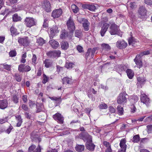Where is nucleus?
Masks as SVG:
<instances>
[{"label":"nucleus","instance_id":"nucleus-8","mask_svg":"<svg viewBox=\"0 0 152 152\" xmlns=\"http://www.w3.org/2000/svg\"><path fill=\"white\" fill-rule=\"evenodd\" d=\"M67 25L69 30L71 31H74L75 29V23L73 20L70 18L67 22Z\"/></svg>","mask_w":152,"mask_h":152},{"label":"nucleus","instance_id":"nucleus-53","mask_svg":"<svg viewBox=\"0 0 152 152\" xmlns=\"http://www.w3.org/2000/svg\"><path fill=\"white\" fill-rule=\"evenodd\" d=\"M7 121V117H5L4 118L1 119H0V124H3Z\"/></svg>","mask_w":152,"mask_h":152},{"label":"nucleus","instance_id":"nucleus-30","mask_svg":"<svg viewBox=\"0 0 152 152\" xmlns=\"http://www.w3.org/2000/svg\"><path fill=\"white\" fill-rule=\"evenodd\" d=\"M85 148V146L82 145H77L75 147V150L78 152H81L83 151Z\"/></svg>","mask_w":152,"mask_h":152},{"label":"nucleus","instance_id":"nucleus-35","mask_svg":"<svg viewBox=\"0 0 152 152\" xmlns=\"http://www.w3.org/2000/svg\"><path fill=\"white\" fill-rule=\"evenodd\" d=\"M60 37L61 39H65L66 37H68L67 33L66 31H64L61 33Z\"/></svg>","mask_w":152,"mask_h":152},{"label":"nucleus","instance_id":"nucleus-31","mask_svg":"<svg viewBox=\"0 0 152 152\" xmlns=\"http://www.w3.org/2000/svg\"><path fill=\"white\" fill-rule=\"evenodd\" d=\"M118 114L119 115H121L124 114V109L123 107L120 105L118 106L117 107Z\"/></svg>","mask_w":152,"mask_h":152},{"label":"nucleus","instance_id":"nucleus-62","mask_svg":"<svg viewBox=\"0 0 152 152\" xmlns=\"http://www.w3.org/2000/svg\"><path fill=\"white\" fill-rule=\"evenodd\" d=\"M131 111L132 112L134 113L135 111L136 108L133 104L131 105Z\"/></svg>","mask_w":152,"mask_h":152},{"label":"nucleus","instance_id":"nucleus-22","mask_svg":"<svg viewBox=\"0 0 152 152\" xmlns=\"http://www.w3.org/2000/svg\"><path fill=\"white\" fill-rule=\"evenodd\" d=\"M15 118L17 123L16 126L17 127L20 126L23 122L22 119L21 118L20 115H15Z\"/></svg>","mask_w":152,"mask_h":152},{"label":"nucleus","instance_id":"nucleus-36","mask_svg":"<svg viewBox=\"0 0 152 152\" xmlns=\"http://www.w3.org/2000/svg\"><path fill=\"white\" fill-rule=\"evenodd\" d=\"M137 80L138 82L141 84L144 83L146 80L144 77H137Z\"/></svg>","mask_w":152,"mask_h":152},{"label":"nucleus","instance_id":"nucleus-18","mask_svg":"<svg viewBox=\"0 0 152 152\" xmlns=\"http://www.w3.org/2000/svg\"><path fill=\"white\" fill-rule=\"evenodd\" d=\"M43 7L45 10L48 12H50V4L48 1H45L44 2V5H43Z\"/></svg>","mask_w":152,"mask_h":152},{"label":"nucleus","instance_id":"nucleus-1","mask_svg":"<svg viewBox=\"0 0 152 152\" xmlns=\"http://www.w3.org/2000/svg\"><path fill=\"white\" fill-rule=\"evenodd\" d=\"M80 137L84 141L86 142V146L87 149L90 151H93L94 149L95 145L92 143L91 136L87 133H81Z\"/></svg>","mask_w":152,"mask_h":152},{"label":"nucleus","instance_id":"nucleus-45","mask_svg":"<svg viewBox=\"0 0 152 152\" xmlns=\"http://www.w3.org/2000/svg\"><path fill=\"white\" fill-rule=\"evenodd\" d=\"M74 64L72 63L67 62L65 64V67L67 69H71L73 67Z\"/></svg>","mask_w":152,"mask_h":152},{"label":"nucleus","instance_id":"nucleus-42","mask_svg":"<svg viewBox=\"0 0 152 152\" xmlns=\"http://www.w3.org/2000/svg\"><path fill=\"white\" fill-rule=\"evenodd\" d=\"M140 140V139L139 135H136L134 136L132 141L134 142H137Z\"/></svg>","mask_w":152,"mask_h":152},{"label":"nucleus","instance_id":"nucleus-17","mask_svg":"<svg viewBox=\"0 0 152 152\" xmlns=\"http://www.w3.org/2000/svg\"><path fill=\"white\" fill-rule=\"evenodd\" d=\"M49 43L51 47L54 49H56L59 46L58 42L53 39L49 41Z\"/></svg>","mask_w":152,"mask_h":152},{"label":"nucleus","instance_id":"nucleus-37","mask_svg":"<svg viewBox=\"0 0 152 152\" xmlns=\"http://www.w3.org/2000/svg\"><path fill=\"white\" fill-rule=\"evenodd\" d=\"M138 100V98L136 95H133L132 98L130 99L131 101L132 102L133 104L137 102Z\"/></svg>","mask_w":152,"mask_h":152},{"label":"nucleus","instance_id":"nucleus-40","mask_svg":"<svg viewBox=\"0 0 152 152\" xmlns=\"http://www.w3.org/2000/svg\"><path fill=\"white\" fill-rule=\"evenodd\" d=\"M75 36L76 37L80 38L82 35V32L80 30H76L75 32Z\"/></svg>","mask_w":152,"mask_h":152},{"label":"nucleus","instance_id":"nucleus-59","mask_svg":"<svg viewBox=\"0 0 152 152\" xmlns=\"http://www.w3.org/2000/svg\"><path fill=\"white\" fill-rule=\"evenodd\" d=\"M77 50L80 53L82 52L83 51V47L80 45H78L77 46Z\"/></svg>","mask_w":152,"mask_h":152},{"label":"nucleus","instance_id":"nucleus-28","mask_svg":"<svg viewBox=\"0 0 152 152\" xmlns=\"http://www.w3.org/2000/svg\"><path fill=\"white\" fill-rule=\"evenodd\" d=\"M52 61L48 59L45 60L44 62L45 66L47 68H49L52 65Z\"/></svg>","mask_w":152,"mask_h":152},{"label":"nucleus","instance_id":"nucleus-21","mask_svg":"<svg viewBox=\"0 0 152 152\" xmlns=\"http://www.w3.org/2000/svg\"><path fill=\"white\" fill-rule=\"evenodd\" d=\"M8 105V102L6 100H0V108L4 109L6 108Z\"/></svg>","mask_w":152,"mask_h":152},{"label":"nucleus","instance_id":"nucleus-51","mask_svg":"<svg viewBox=\"0 0 152 152\" xmlns=\"http://www.w3.org/2000/svg\"><path fill=\"white\" fill-rule=\"evenodd\" d=\"M129 5V7L131 9L134 8L136 7V3L134 2H131Z\"/></svg>","mask_w":152,"mask_h":152},{"label":"nucleus","instance_id":"nucleus-63","mask_svg":"<svg viewBox=\"0 0 152 152\" xmlns=\"http://www.w3.org/2000/svg\"><path fill=\"white\" fill-rule=\"evenodd\" d=\"M91 48H88L87 52L86 53V54L85 56L87 58H88V56L90 55V53L91 52Z\"/></svg>","mask_w":152,"mask_h":152},{"label":"nucleus","instance_id":"nucleus-6","mask_svg":"<svg viewBox=\"0 0 152 152\" xmlns=\"http://www.w3.org/2000/svg\"><path fill=\"white\" fill-rule=\"evenodd\" d=\"M110 32L111 35L117 34L119 30V27L115 23L112 24L110 28Z\"/></svg>","mask_w":152,"mask_h":152},{"label":"nucleus","instance_id":"nucleus-41","mask_svg":"<svg viewBox=\"0 0 152 152\" xmlns=\"http://www.w3.org/2000/svg\"><path fill=\"white\" fill-rule=\"evenodd\" d=\"M102 47L103 48L105 49L106 50H109L111 48L110 46L108 44L104 43L102 45Z\"/></svg>","mask_w":152,"mask_h":152},{"label":"nucleus","instance_id":"nucleus-61","mask_svg":"<svg viewBox=\"0 0 152 152\" xmlns=\"http://www.w3.org/2000/svg\"><path fill=\"white\" fill-rule=\"evenodd\" d=\"M13 101L15 103H17L18 102V99L17 96H14L13 97Z\"/></svg>","mask_w":152,"mask_h":152},{"label":"nucleus","instance_id":"nucleus-33","mask_svg":"<svg viewBox=\"0 0 152 152\" xmlns=\"http://www.w3.org/2000/svg\"><path fill=\"white\" fill-rule=\"evenodd\" d=\"M3 67L5 69L8 70L10 71L11 69V66L10 65H8L6 64H2L1 65V66Z\"/></svg>","mask_w":152,"mask_h":152},{"label":"nucleus","instance_id":"nucleus-11","mask_svg":"<svg viewBox=\"0 0 152 152\" xmlns=\"http://www.w3.org/2000/svg\"><path fill=\"white\" fill-rule=\"evenodd\" d=\"M61 53L59 50H55L53 51H50L47 53V55L50 57L55 58L58 57L60 56Z\"/></svg>","mask_w":152,"mask_h":152},{"label":"nucleus","instance_id":"nucleus-24","mask_svg":"<svg viewBox=\"0 0 152 152\" xmlns=\"http://www.w3.org/2000/svg\"><path fill=\"white\" fill-rule=\"evenodd\" d=\"M126 72L129 78L130 79H132L134 75L133 71L131 69H128L126 70Z\"/></svg>","mask_w":152,"mask_h":152},{"label":"nucleus","instance_id":"nucleus-32","mask_svg":"<svg viewBox=\"0 0 152 152\" xmlns=\"http://www.w3.org/2000/svg\"><path fill=\"white\" fill-rule=\"evenodd\" d=\"M12 19L13 21L17 22L20 20L21 18L20 17L18 16L17 14H15L12 16Z\"/></svg>","mask_w":152,"mask_h":152},{"label":"nucleus","instance_id":"nucleus-44","mask_svg":"<svg viewBox=\"0 0 152 152\" xmlns=\"http://www.w3.org/2000/svg\"><path fill=\"white\" fill-rule=\"evenodd\" d=\"M126 69V67L122 65L119 66L118 67L117 69V70L118 72H121L123 71H124Z\"/></svg>","mask_w":152,"mask_h":152},{"label":"nucleus","instance_id":"nucleus-46","mask_svg":"<svg viewBox=\"0 0 152 152\" xmlns=\"http://www.w3.org/2000/svg\"><path fill=\"white\" fill-rule=\"evenodd\" d=\"M37 57L35 55H33L32 58V64L35 65L37 63Z\"/></svg>","mask_w":152,"mask_h":152},{"label":"nucleus","instance_id":"nucleus-7","mask_svg":"<svg viewBox=\"0 0 152 152\" xmlns=\"http://www.w3.org/2000/svg\"><path fill=\"white\" fill-rule=\"evenodd\" d=\"M79 19L80 18L77 19L79 22L82 23L83 26L85 30L88 31L89 30V26L90 23L88 20L86 19L82 18L81 19V20H79Z\"/></svg>","mask_w":152,"mask_h":152},{"label":"nucleus","instance_id":"nucleus-16","mask_svg":"<svg viewBox=\"0 0 152 152\" xmlns=\"http://www.w3.org/2000/svg\"><path fill=\"white\" fill-rule=\"evenodd\" d=\"M53 118L55 120L61 124L63 123L64 118L60 114L57 113L53 116Z\"/></svg>","mask_w":152,"mask_h":152},{"label":"nucleus","instance_id":"nucleus-9","mask_svg":"<svg viewBox=\"0 0 152 152\" xmlns=\"http://www.w3.org/2000/svg\"><path fill=\"white\" fill-rule=\"evenodd\" d=\"M25 23L27 27H31L35 25V20L32 18H27L26 19Z\"/></svg>","mask_w":152,"mask_h":152},{"label":"nucleus","instance_id":"nucleus-27","mask_svg":"<svg viewBox=\"0 0 152 152\" xmlns=\"http://www.w3.org/2000/svg\"><path fill=\"white\" fill-rule=\"evenodd\" d=\"M69 47L68 43L64 41H62L61 43V48L63 50H66Z\"/></svg>","mask_w":152,"mask_h":152},{"label":"nucleus","instance_id":"nucleus-23","mask_svg":"<svg viewBox=\"0 0 152 152\" xmlns=\"http://www.w3.org/2000/svg\"><path fill=\"white\" fill-rule=\"evenodd\" d=\"M62 83L64 84H70L72 83V80L67 77H65L62 79Z\"/></svg>","mask_w":152,"mask_h":152},{"label":"nucleus","instance_id":"nucleus-29","mask_svg":"<svg viewBox=\"0 0 152 152\" xmlns=\"http://www.w3.org/2000/svg\"><path fill=\"white\" fill-rule=\"evenodd\" d=\"M31 138L34 140H37L39 142L41 140V139L40 138L38 135L35 134V133L33 132L31 135Z\"/></svg>","mask_w":152,"mask_h":152},{"label":"nucleus","instance_id":"nucleus-64","mask_svg":"<svg viewBox=\"0 0 152 152\" xmlns=\"http://www.w3.org/2000/svg\"><path fill=\"white\" fill-rule=\"evenodd\" d=\"M22 99L24 103H26L27 100V96L26 95H23L22 97Z\"/></svg>","mask_w":152,"mask_h":152},{"label":"nucleus","instance_id":"nucleus-55","mask_svg":"<svg viewBox=\"0 0 152 152\" xmlns=\"http://www.w3.org/2000/svg\"><path fill=\"white\" fill-rule=\"evenodd\" d=\"M147 127L148 133H150L152 132V125H148L147 126Z\"/></svg>","mask_w":152,"mask_h":152},{"label":"nucleus","instance_id":"nucleus-43","mask_svg":"<svg viewBox=\"0 0 152 152\" xmlns=\"http://www.w3.org/2000/svg\"><path fill=\"white\" fill-rule=\"evenodd\" d=\"M10 30L12 34L16 35L17 34V29L13 27L12 26L11 27Z\"/></svg>","mask_w":152,"mask_h":152},{"label":"nucleus","instance_id":"nucleus-10","mask_svg":"<svg viewBox=\"0 0 152 152\" xmlns=\"http://www.w3.org/2000/svg\"><path fill=\"white\" fill-rule=\"evenodd\" d=\"M127 45V42L124 40L118 41L116 43V47L120 49L125 48Z\"/></svg>","mask_w":152,"mask_h":152},{"label":"nucleus","instance_id":"nucleus-26","mask_svg":"<svg viewBox=\"0 0 152 152\" xmlns=\"http://www.w3.org/2000/svg\"><path fill=\"white\" fill-rule=\"evenodd\" d=\"M126 140L124 138L122 139L121 140L119 145L121 148L126 149L127 145L126 144Z\"/></svg>","mask_w":152,"mask_h":152},{"label":"nucleus","instance_id":"nucleus-5","mask_svg":"<svg viewBox=\"0 0 152 152\" xmlns=\"http://www.w3.org/2000/svg\"><path fill=\"white\" fill-rule=\"evenodd\" d=\"M57 26H54L48 30V33L50 39H53L56 34L59 33V30Z\"/></svg>","mask_w":152,"mask_h":152},{"label":"nucleus","instance_id":"nucleus-2","mask_svg":"<svg viewBox=\"0 0 152 152\" xmlns=\"http://www.w3.org/2000/svg\"><path fill=\"white\" fill-rule=\"evenodd\" d=\"M149 54V50H146L141 52L137 55L135 58L134 59V61L137 65V67L140 68L142 66V62L140 60V57L144 55H148Z\"/></svg>","mask_w":152,"mask_h":152},{"label":"nucleus","instance_id":"nucleus-47","mask_svg":"<svg viewBox=\"0 0 152 152\" xmlns=\"http://www.w3.org/2000/svg\"><path fill=\"white\" fill-rule=\"evenodd\" d=\"M99 107V108L101 109H106L107 108V105L104 103L100 104Z\"/></svg>","mask_w":152,"mask_h":152},{"label":"nucleus","instance_id":"nucleus-49","mask_svg":"<svg viewBox=\"0 0 152 152\" xmlns=\"http://www.w3.org/2000/svg\"><path fill=\"white\" fill-rule=\"evenodd\" d=\"M49 98L53 100H55L56 101H59L60 102H61V98L60 97H50Z\"/></svg>","mask_w":152,"mask_h":152},{"label":"nucleus","instance_id":"nucleus-34","mask_svg":"<svg viewBox=\"0 0 152 152\" xmlns=\"http://www.w3.org/2000/svg\"><path fill=\"white\" fill-rule=\"evenodd\" d=\"M71 7L73 12L75 13H77L79 11L78 7L75 4L72 5Z\"/></svg>","mask_w":152,"mask_h":152},{"label":"nucleus","instance_id":"nucleus-50","mask_svg":"<svg viewBox=\"0 0 152 152\" xmlns=\"http://www.w3.org/2000/svg\"><path fill=\"white\" fill-rule=\"evenodd\" d=\"M103 144L106 147V148H111V145L109 142L106 141H104L103 142Z\"/></svg>","mask_w":152,"mask_h":152},{"label":"nucleus","instance_id":"nucleus-52","mask_svg":"<svg viewBox=\"0 0 152 152\" xmlns=\"http://www.w3.org/2000/svg\"><path fill=\"white\" fill-rule=\"evenodd\" d=\"M15 80L18 82H20L21 80V77L20 75H15Z\"/></svg>","mask_w":152,"mask_h":152},{"label":"nucleus","instance_id":"nucleus-4","mask_svg":"<svg viewBox=\"0 0 152 152\" xmlns=\"http://www.w3.org/2000/svg\"><path fill=\"white\" fill-rule=\"evenodd\" d=\"M141 93L140 95V100L141 102L148 106L150 103V100L148 96L143 92H142Z\"/></svg>","mask_w":152,"mask_h":152},{"label":"nucleus","instance_id":"nucleus-38","mask_svg":"<svg viewBox=\"0 0 152 152\" xmlns=\"http://www.w3.org/2000/svg\"><path fill=\"white\" fill-rule=\"evenodd\" d=\"M37 42L38 45H42L45 43L44 40L42 38H40L37 39Z\"/></svg>","mask_w":152,"mask_h":152},{"label":"nucleus","instance_id":"nucleus-25","mask_svg":"<svg viewBox=\"0 0 152 152\" xmlns=\"http://www.w3.org/2000/svg\"><path fill=\"white\" fill-rule=\"evenodd\" d=\"M138 42L137 40L134 39L133 37H131L128 39L129 44L132 46H134L135 43H137Z\"/></svg>","mask_w":152,"mask_h":152},{"label":"nucleus","instance_id":"nucleus-20","mask_svg":"<svg viewBox=\"0 0 152 152\" xmlns=\"http://www.w3.org/2000/svg\"><path fill=\"white\" fill-rule=\"evenodd\" d=\"M109 26V24L107 23H105L104 24L100 31V33L102 37L104 36V34L107 31Z\"/></svg>","mask_w":152,"mask_h":152},{"label":"nucleus","instance_id":"nucleus-14","mask_svg":"<svg viewBox=\"0 0 152 152\" xmlns=\"http://www.w3.org/2000/svg\"><path fill=\"white\" fill-rule=\"evenodd\" d=\"M62 10L61 9H59L53 10L52 13V16L54 18H57L59 17L62 14Z\"/></svg>","mask_w":152,"mask_h":152},{"label":"nucleus","instance_id":"nucleus-54","mask_svg":"<svg viewBox=\"0 0 152 152\" xmlns=\"http://www.w3.org/2000/svg\"><path fill=\"white\" fill-rule=\"evenodd\" d=\"M9 54L10 56L13 57L16 56V53L15 51L12 50L10 51V52Z\"/></svg>","mask_w":152,"mask_h":152},{"label":"nucleus","instance_id":"nucleus-48","mask_svg":"<svg viewBox=\"0 0 152 152\" xmlns=\"http://www.w3.org/2000/svg\"><path fill=\"white\" fill-rule=\"evenodd\" d=\"M43 80L42 82L44 84H45V83H46L48 81V80L49 79V77H48L45 74H43Z\"/></svg>","mask_w":152,"mask_h":152},{"label":"nucleus","instance_id":"nucleus-39","mask_svg":"<svg viewBox=\"0 0 152 152\" xmlns=\"http://www.w3.org/2000/svg\"><path fill=\"white\" fill-rule=\"evenodd\" d=\"M25 66L23 64H20L18 66V69L20 72H25Z\"/></svg>","mask_w":152,"mask_h":152},{"label":"nucleus","instance_id":"nucleus-19","mask_svg":"<svg viewBox=\"0 0 152 152\" xmlns=\"http://www.w3.org/2000/svg\"><path fill=\"white\" fill-rule=\"evenodd\" d=\"M82 7L84 9H86L91 11H94L96 9V7L93 4H85L82 5Z\"/></svg>","mask_w":152,"mask_h":152},{"label":"nucleus","instance_id":"nucleus-15","mask_svg":"<svg viewBox=\"0 0 152 152\" xmlns=\"http://www.w3.org/2000/svg\"><path fill=\"white\" fill-rule=\"evenodd\" d=\"M146 10L145 7L141 6L140 7L138 10L139 16L141 18H143L146 15Z\"/></svg>","mask_w":152,"mask_h":152},{"label":"nucleus","instance_id":"nucleus-56","mask_svg":"<svg viewBox=\"0 0 152 152\" xmlns=\"http://www.w3.org/2000/svg\"><path fill=\"white\" fill-rule=\"evenodd\" d=\"M21 108L25 111H28V107L25 104H23L22 105Z\"/></svg>","mask_w":152,"mask_h":152},{"label":"nucleus","instance_id":"nucleus-58","mask_svg":"<svg viewBox=\"0 0 152 152\" xmlns=\"http://www.w3.org/2000/svg\"><path fill=\"white\" fill-rule=\"evenodd\" d=\"M151 121H152V115L147 117L145 120V122H151Z\"/></svg>","mask_w":152,"mask_h":152},{"label":"nucleus","instance_id":"nucleus-13","mask_svg":"<svg viewBox=\"0 0 152 152\" xmlns=\"http://www.w3.org/2000/svg\"><path fill=\"white\" fill-rule=\"evenodd\" d=\"M18 42L20 45L27 46L28 45L29 41L27 37H25L23 38L19 37Z\"/></svg>","mask_w":152,"mask_h":152},{"label":"nucleus","instance_id":"nucleus-57","mask_svg":"<svg viewBox=\"0 0 152 152\" xmlns=\"http://www.w3.org/2000/svg\"><path fill=\"white\" fill-rule=\"evenodd\" d=\"M145 3V4L149 5H152V0H144Z\"/></svg>","mask_w":152,"mask_h":152},{"label":"nucleus","instance_id":"nucleus-60","mask_svg":"<svg viewBox=\"0 0 152 152\" xmlns=\"http://www.w3.org/2000/svg\"><path fill=\"white\" fill-rule=\"evenodd\" d=\"M13 129V127L12 126H10L9 128L6 130V132L7 133L9 134L11 131L12 129Z\"/></svg>","mask_w":152,"mask_h":152},{"label":"nucleus","instance_id":"nucleus-3","mask_svg":"<svg viewBox=\"0 0 152 152\" xmlns=\"http://www.w3.org/2000/svg\"><path fill=\"white\" fill-rule=\"evenodd\" d=\"M127 95L124 93H120L118 96L117 102L119 104H124L126 102Z\"/></svg>","mask_w":152,"mask_h":152},{"label":"nucleus","instance_id":"nucleus-12","mask_svg":"<svg viewBox=\"0 0 152 152\" xmlns=\"http://www.w3.org/2000/svg\"><path fill=\"white\" fill-rule=\"evenodd\" d=\"M36 147L35 145H31L28 148V152H41V149L40 145H39L36 148Z\"/></svg>","mask_w":152,"mask_h":152}]
</instances>
